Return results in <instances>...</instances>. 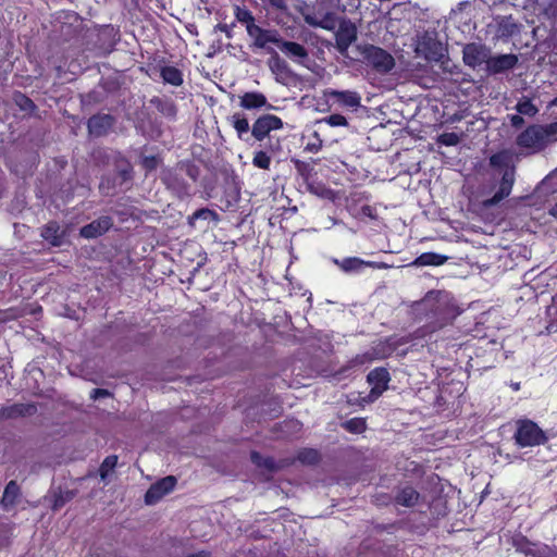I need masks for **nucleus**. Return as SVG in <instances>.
Here are the masks:
<instances>
[{"label": "nucleus", "mask_w": 557, "mask_h": 557, "mask_svg": "<svg viewBox=\"0 0 557 557\" xmlns=\"http://www.w3.org/2000/svg\"><path fill=\"white\" fill-rule=\"evenodd\" d=\"M418 313H423L428 323L418 329L413 334L400 337L396 343L405 345L412 343L417 346L414 339L423 338L429 333H433L447 324H450L460 313L459 308L442 292L431 290L414 306Z\"/></svg>", "instance_id": "f257e3e1"}, {"label": "nucleus", "mask_w": 557, "mask_h": 557, "mask_svg": "<svg viewBox=\"0 0 557 557\" xmlns=\"http://www.w3.org/2000/svg\"><path fill=\"white\" fill-rule=\"evenodd\" d=\"M200 166L193 160H181L174 166L162 170L160 180L178 199L193 196V185L199 181Z\"/></svg>", "instance_id": "f03ea898"}, {"label": "nucleus", "mask_w": 557, "mask_h": 557, "mask_svg": "<svg viewBox=\"0 0 557 557\" xmlns=\"http://www.w3.org/2000/svg\"><path fill=\"white\" fill-rule=\"evenodd\" d=\"M513 438L520 447L540 446L547 442L545 432L532 420L523 419L517 421V430Z\"/></svg>", "instance_id": "7ed1b4c3"}, {"label": "nucleus", "mask_w": 557, "mask_h": 557, "mask_svg": "<svg viewBox=\"0 0 557 557\" xmlns=\"http://www.w3.org/2000/svg\"><path fill=\"white\" fill-rule=\"evenodd\" d=\"M361 54L366 64L380 74H386L395 66L393 55L381 47L373 45L364 46Z\"/></svg>", "instance_id": "20e7f679"}, {"label": "nucleus", "mask_w": 557, "mask_h": 557, "mask_svg": "<svg viewBox=\"0 0 557 557\" xmlns=\"http://www.w3.org/2000/svg\"><path fill=\"white\" fill-rule=\"evenodd\" d=\"M247 35L252 39L251 48L262 49L269 53V50H274L270 45L278 46L281 35L277 29H267L259 25L250 27Z\"/></svg>", "instance_id": "39448f33"}, {"label": "nucleus", "mask_w": 557, "mask_h": 557, "mask_svg": "<svg viewBox=\"0 0 557 557\" xmlns=\"http://www.w3.org/2000/svg\"><path fill=\"white\" fill-rule=\"evenodd\" d=\"M283 128V121L280 116L274 114H262L253 122L251 126V136L257 141H263L270 136L272 131H278Z\"/></svg>", "instance_id": "423d86ee"}, {"label": "nucleus", "mask_w": 557, "mask_h": 557, "mask_svg": "<svg viewBox=\"0 0 557 557\" xmlns=\"http://www.w3.org/2000/svg\"><path fill=\"white\" fill-rule=\"evenodd\" d=\"M516 143L520 148L533 149L534 151H542L547 147L541 131V124L529 125L517 136Z\"/></svg>", "instance_id": "0eeeda50"}, {"label": "nucleus", "mask_w": 557, "mask_h": 557, "mask_svg": "<svg viewBox=\"0 0 557 557\" xmlns=\"http://www.w3.org/2000/svg\"><path fill=\"white\" fill-rule=\"evenodd\" d=\"M516 168L511 165L504 170L497 191L492 198L484 201L485 206L492 207L498 205L502 200L509 197L516 181Z\"/></svg>", "instance_id": "6e6552de"}, {"label": "nucleus", "mask_w": 557, "mask_h": 557, "mask_svg": "<svg viewBox=\"0 0 557 557\" xmlns=\"http://www.w3.org/2000/svg\"><path fill=\"white\" fill-rule=\"evenodd\" d=\"M269 59L267 65L277 83L286 85L293 77L294 73L288 63L275 51L269 50Z\"/></svg>", "instance_id": "1a4fd4ad"}, {"label": "nucleus", "mask_w": 557, "mask_h": 557, "mask_svg": "<svg viewBox=\"0 0 557 557\" xmlns=\"http://www.w3.org/2000/svg\"><path fill=\"white\" fill-rule=\"evenodd\" d=\"M176 485V479L173 475H168L154 484H152L145 495V503L147 505H153L158 503L164 495L169 494L174 490Z\"/></svg>", "instance_id": "9d476101"}, {"label": "nucleus", "mask_w": 557, "mask_h": 557, "mask_svg": "<svg viewBox=\"0 0 557 557\" xmlns=\"http://www.w3.org/2000/svg\"><path fill=\"white\" fill-rule=\"evenodd\" d=\"M333 262L345 273H358L364 268L384 269L385 263H377L375 261H366L359 257H346L343 259H334Z\"/></svg>", "instance_id": "9b49d317"}, {"label": "nucleus", "mask_w": 557, "mask_h": 557, "mask_svg": "<svg viewBox=\"0 0 557 557\" xmlns=\"http://www.w3.org/2000/svg\"><path fill=\"white\" fill-rule=\"evenodd\" d=\"M113 226V219L109 215H102L79 230V235L86 239H92L102 236Z\"/></svg>", "instance_id": "f8f14e48"}, {"label": "nucleus", "mask_w": 557, "mask_h": 557, "mask_svg": "<svg viewBox=\"0 0 557 557\" xmlns=\"http://www.w3.org/2000/svg\"><path fill=\"white\" fill-rule=\"evenodd\" d=\"M114 117L107 113H97L87 121V128L90 136L102 137L109 133L114 125Z\"/></svg>", "instance_id": "ddd939ff"}, {"label": "nucleus", "mask_w": 557, "mask_h": 557, "mask_svg": "<svg viewBox=\"0 0 557 557\" xmlns=\"http://www.w3.org/2000/svg\"><path fill=\"white\" fill-rule=\"evenodd\" d=\"M325 96L337 106L347 109H356L360 106L361 97L357 91L327 89Z\"/></svg>", "instance_id": "4468645a"}, {"label": "nucleus", "mask_w": 557, "mask_h": 557, "mask_svg": "<svg viewBox=\"0 0 557 557\" xmlns=\"http://www.w3.org/2000/svg\"><path fill=\"white\" fill-rule=\"evenodd\" d=\"M149 103L157 109V111L169 121H176L178 108L175 101L168 96H153Z\"/></svg>", "instance_id": "2eb2a0df"}, {"label": "nucleus", "mask_w": 557, "mask_h": 557, "mask_svg": "<svg viewBox=\"0 0 557 557\" xmlns=\"http://www.w3.org/2000/svg\"><path fill=\"white\" fill-rule=\"evenodd\" d=\"M517 63L518 57L516 54H499L496 57H491L486 61V69L493 74H499L513 69Z\"/></svg>", "instance_id": "dca6fc26"}, {"label": "nucleus", "mask_w": 557, "mask_h": 557, "mask_svg": "<svg viewBox=\"0 0 557 557\" xmlns=\"http://www.w3.org/2000/svg\"><path fill=\"white\" fill-rule=\"evenodd\" d=\"M40 236L51 246L60 247L64 243L65 232L57 221H49L42 226Z\"/></svg>", "instance_id": "f3484780"}, {"label": "nucleus", "mask_w": 557, "mask_h": 557, "mask_svg": "<svg viewBox=\"0 0 557 557\" xmlns=\"http://www.w3.org/2000/svg\"><path fill=\"white\" fill-rule=\"evenodd\" d=\"M37 412V406L33 403L14 404L0 410L2 419H16L20 417H30Z\"/></svg>", "instance_id": "a211bd4d"}, {"label": "nucleus", "mask_w": 557, "mask_h": 557, "mask_svg": "<svg viewBox=\"0 0 557 557\" xmlns=\"http://www.w3.org/2000/svg\"><path fill=\"white\" fill-rule=\"evenodd\" d=\"M277 48L289 59L298 62H301L309 55L305 46L296 41L285 40L283 37H281Z\"/></svg>", "instance_id": "6ab92c4d"}, {"label": "nucleus", "mask_w": 557, "mask_h": 557, "mask_svg": "<svg viewBox=\"0 0 557 557\" xmlns=\"http://www.w3.org/2000/svg\"><path fill=\"white\" fill-rule=\"evenodd\" d=\"M336 46L339 51H345L357 39V29L354 24H341L336 33Z\"/></svg>", "instance_id": "aec40b11"}, {"label": "nucleus", "mask_w": 557, "mask_h": 557, "mask_svg": "<svg viewBox=\"0 0 557 557\" xmlns=\"http://www.w3.org/2000/svg\"><path fill=\"white\" fill-rule=\"evenodd\" d=\"M239 106L245 110H256L271 107L267 97L260 91H247L239 97Z\"/></svg>", "instance_id": "412c9836"}, {"label": "nucleus", "mask_w": 557, "mask_h": 557, "mask_svg": "<svg viewBox=\"0 0 557 557\" xmlns=\"http://www.w3.org/2000/svg\"><path fill=\"white\" fill-rule=\"evenodd\" d=\"M519 32V24L511 15L496 20V33L499 38L508 39Z\"/></svg>", "instance_id": "4be33fe9"}, {"label": "nucleus", "mask_w": 557, "mask_h": 557, "mask_svg": "<svg viewBox=\"0 0 557 557\" xmlns=\"http://www.w3.org/2000/svg\"><path fill=\"white\" fill-rule=\"evenodd\" d=\"M227 120L228 123L235 129L237 137L242 140L247 141L248 138L246 136L250 131V125L246 115L243 112H235Z\"/></svg>", "instance_id": "5701e85b"}, {"label": "nucleus", "mask_w": 557, "mask_h": 557, "mask_svg": "<svg viewBox=\"0 0 557 557\" xmlns=\"http://www.w3.org/2000/svg\"><path fill=\"white\" fill-rule=\"evenodd\" d=\"M511 545L518 553L525 557H536L537 543L529 541L522 534H516L511 539Z\"/></svg>", "instance_id": "b1692460"}, {"label": "nucleus", "mask_w": 557, "mask_h": 557, "mask_svg": "<svg viewBox=\"0 0 557 557\" xmlns=\"http://www.w3.org/2000/svg\"><path fill=\"white\" fill-rule=\"evenodd\" d=\"M463 62L473 69L481 65L484 62L482 49L474 44L467 45L463 48Z\"/></svg>", "instance_id": "393cba45"}, {"label": "nucleus", "mask_w": 557, "mask_h": 557, "mask_svg": "<svg viewBox=\"0 0 557 557\" xmlns=\"http://www.w3.org/2000/svg\"><path fill=\"white\" fill-rule=\"evenodd\" d=\"M420 498V494L409 485H406L396 494L395 502L398 505L405 506V507H413L417 505L418 500Z\"/></svg>", "instance_id": "a878e982"}, {"label": "nucleus", "mask_w": 557, "mask_h": 557, "mask_svg": "<svg viewBox=\"0 0 557 557\" xmlns=\"http://www.w3.org/2000/svg\"><path fill=\"white\" fill-rule=\"evenodd\" d=\"M370 385L381 391L387 389V384L391 380L389 373L385 368H375L367 376Z\"/></svg>", "instance_id": "bb28decb"}, {"label": "nucleus", "mask_w": 557, "mask_h": 557, "mask_svg": "<svg viewBox=\"0 0 557 557\" xmlns=\"http://www.w3.org/2000/svg\"><path fill=\"white\" fill-rule=\"evenodd\" d=\"M160 76L165 84H170L175 87L181 86L184 82L182 71L172 65L162 66L160 70Z\"/></svg>", "instance_id": "cd10ccee"}, {"label": "nucleus", "mask_w": 557, "mask_h": 557, "mask_svg": "<svg viewBox=\"0 0 557 557\" xmlns=\"http://www.w3.org/2000/svg\"><path fill=\"white\" fill-rule=\"evenodd\" d=\"M274 152V149L272 146L269 147V149L263 150H256L253 152L252 157V165L260 170H270L271 163H272V153Z\"/></svg>", "instance_id": "c85d7f7f"}, {"label": "nucleus", "mask_w": 557, "mask_h": 557, "mask_svg": "<svg viewBox=\"0 0 557 557\" xmlns=\"http://www.w3.org/2000/svg\"><path fill=\"white\" fill-rule=\"evenodd\" d=\"M447 257L437 252L428 251L418 256L414 260V264L417 265H432L440 267L443 265L447 261Z\"/></svg>", "instance_id": "c756f323"}, {"label": "nucleus", "mask_w": 557, "mask_h": 557, "mask_svg": "<svg viewBox=\"0 0 557 557\" xmlns=\"http://www.w3.org/2000/svg\"><path fill=\"white\" fill-rule=\"evenodd\" d=\"M234 16L238 23L245 26L247 33L249 32L250 27L252 28L257 25L252 12L246 7L235 5Z\"/></svg>", "instance_id": "7c9ffc66"}, {"label": "nucleus", "mask_w": 557, "mask_h": 557, "mask_svg": "<svg viewBox=\"0 0 557 557\" xmlns=\"http://www.w3.org/2000/svg\"><path fill=\"white\" fill-rule=\"evenodd\" d=\"M197 220L218 221L219 214L214 210H211L209 208H200L187 218L188 225L195 227Z\"/></svg>", "instance_id": "2f4dec72"}, {"label": "nucleus", "mask_w": 557, "mask_h": 557, "mask_svg": "<svg viewBox=\"0 0 557 557\" xmlns=\"http://www.w3.org/2000/svg\"><path fill=\"white\" fill-rule=\"evenodd\" d=\"M20 495V486L15 481H10L3 492L2 496V505L4 507L12 506L15 504L17 497Z\"/></svg>", "instance_id": "473e14b6"}, {"label": "nucleus", "mask_w": 557, "mask_h": 557, "mask_svg": "<svg viewBox=\"0 0 557 557\" xmlns=\"http://www.w3.org/2000/svg\"><path fill=\"white\" fill-rule=\"evenodd\" d=\"M251 461L259 468H264L269 471H276L281 468L275 460L271 457H263L257 451H252L250 455Z\"/></svg>", "instance_id": "72a5a7b5"}, {"label": "nucleus", "mask_w": 557, "mask_h": 557, "mask_svg": "<svg viewBox=\"0 0 557 557\" xmlns=\"http://www.w3.org/2000/svg\"><path fill=\"white\" fill-rule=\"evenodd\" d=\"M510 161H511V158L507 151L496 152V153L492 154L488 160L490 165L492 168L504 169V170L511 166V165H509Z\"/></svg>", "instance_id": "f704fd0d"}, {"label": "nucleus", "mask_w": 557, "mask_h": 557, "mask_svg": "<svg viewBox=\"0 0 557 557\" xmlns=\"http://www.w3.org/2000/svg\"><path fill=\"white\" fill-rule=\"evenodd\" d=\"M117 465V456L116 455H110L104 458L102 461L100 468H99V475L101 481L106 482L110 473L115 469Z\"/></svg>", "instance_id": "c9c22d12"}, {"label": "nucleus", "mask_w": 557, "mask_h": 557, "mask_svg": "<svg viewBox=\"0 0 557 557\" xmlns=\"http://www.w3.org/2000/svg\"><path fill=\"white\" fill-rule=\"evenodd\" d=\"M13 101L22 111L33 112L36 109L34 101L21 91L13 94Z\"/></svg>", "instance_id": "e433bc0d"}, {"label": "nucleus", "mask_w": 557, "mask_h": 557, "mask_svg": "<svg viewBox=\"0 0 557 557\" xmlns=\"http://www.w3.org/2000/svg\"><path fill=\"white\" fill-rule=\"evenodd\" d=\"M516 110L521 115L534 116L537 114L539 109L529 98H523L516 104Z\"/></svg>", "instance_id": "4c0bfd02"}, {"label": "nucleus", "mask_w": 557, "mask_h": 557, "mask_svg": "<svg viewBox=\"0 0 557 557\" xmlns=\"http://www.w3.org/2000/svg\"><path fill=\"white\" fill-rule=\"evenodd\" d=\"M541 131L543 132L547 145L549 143L557 140V121L549 124L541 125Z\"/></svg>", "instance_id": "58836bf2"}, {"label": "nucleus", "mask_w": 557, "mask_h": 557, "mask_svg": "<svg viewBox=\"0 0 557 557\" xmlns=\"http://www.w3.org/2000/svg\"><path fill=\"white\" fill-rule=\"evenodd\" d=\"M298 460L302 463L313 465L319 460V454L315 449H304L298 454Z\"/></svg>", "instance_id": "ea45409f"}, {"label": "nucleus", "mask_w": 557, "mask_h": 557, "mask_svg": "<svg viewBox=\"0 0 557 557\" xmlns=\"http://www.w3.org/2000/svg\"><path fill=\"white\" fill-rule=\"evenodd\" d=\"M344 426L352 433H361L366 430V421L361 418H354L345 422Z\"/></svg>", "instance_id": "a19ab883"}, {"label": "nucleus", "mask_w": 557, "mask_h": 557, "mask_svg": "<svg viewBox=\"0 0 557 557\" xmlns=\"http://www.w3.org/2000/svg\"><path fill=\"white\" fill-rule=\"evenodd\" d=\"M161 159L158 156H145L143 157L140 164L146 172L154 171L160 164Z\"/></svg>", "instance_id": "79ce46f5"}, {"label": "nucleus", "mask_w": 557, "mask_h": 557, "mask_svg": "<svg viewBox=\"0 0 557 557\" xmlns=\"http://www.w3.org/2000/svg\"><path fill=\"white\" fill-rule=\"evenodd\" d=\"M438 141L444 146H456L459 144L460 137L454 132H447L440 135Z\"/></svg>", "instance_id": "37998d69"}, {"label": "nucleus", "mask_w": 557, "mask_h": 557, "mask_svg": "<svg viewBox=\"0 0 557 557\" xmlns=\"http://www.w3.org/2000/svg\"><path fill=\"white\" fill-rule=\"evenodd\" d=\"M536 557H557V548L537 543Z\"/></svg>", "instance_id": "c03bdc74"}, {"label": "nucleus", "mask_w": 557, "mask_h": 557, "mask_svg": "<svg viewBox=\"0 0 557 557\" xmlns=\"http://www.w3.org/2000/svg\"><path fill=\"white\" fill-rule=\"evenodd\" d=\"M324 121L329 125L334 126V127L348 125L347 119L344 115L338 114V113L331 114V115L326 116L324 119Z\"/></svg>", "instance_id": "a18cd8bd"}, {"label": "nucleus", "mask_w": 557, "mask_h": 557, "mask_svg": "<svg viewBox=\"0 0 557 557\" xmlns=\"http://www.w3.org/2000/svg\"><path fill=\"white\" fill-rule=\"evenodd\" d=\"M74 494L70 491L65 492V493H61L59 494L55 499H54V503H53V509L54 510H58L59 508H61L62 506L65 505V503H67L69 500H71L73 498Z\"/></svg>", "instance_id": "49530a36"}, {"label": "nucleus", "mask_w": 557, "mask_h": 557, "mask_svg": "<svg viewBox=\"0 0 557 557\" xmlns=\"http://www.w3.org/2000/svg\"><path fill=\"white\" fill-rule=\"evenodd\" d=\"M360 213L362 216L369 218L371 220H374L377 216L375 208L370 205H363L360 209Z\"/></svg>", "instance_id": "de8ad7c7"}, {"label": "nucleus", "mask_w": 557, "mask_h": 557, "mask_svg": "<svg viewBox=\"0 0 557 557\" xmlns=\"http://www.w3.org/2000/svg\"><path fill=\"white\" fill-rule=\"evenodd\" d=\"M382 394H383V391L372 386V388L370 389L369 394L366 397L362 398V401L368 403V404L373 403Z\"/></svg>", "instance_id": "09e8293b"}, {"label": "nucleus", "mask_w": 557, "mask_h": 557, "mask_svg": "<svg viewBox=\"0 0 557 557\" xmlns=\"http://www.w3.org/2000/svg\"><path fill=\"white\" fill-rule=\"evenodd\" d=\"M110 396H112V394L108 389H104V388H95L90 393V398L92 400H97L99 398H104V397H110Z\"/></svg>", "instance_id": "8fccbe9b"}, {"label": "nucleus", "mask_w": 557, "mask_h": 557, "mask_svg": "<svg viewBox=\"0 0 557 557\" xmlns=\"http://www.w3.org/2000/svg\"><path fill=\"white\" fill-rule=\"evenodd\" d=\"M510 124L515 128H520L524 124V119L521 116V114H512L509 116Z\"/></svg>", "instance_id": "3c124183"}, {"label": "nucleus", "mask_w": 557, "mask_h": 557, "mask_svg": "<svg viewBox=\"0 0 557 557\" xmlns=\"http://www.w3.org/2000/svg\"><path fill=\"white\" fill-rule=\"evenodd\" d=\"M322 148V143L319 140L318 143H309L305 147L306 151L317 153Z\"/></svg>", "instance_id": "603ef678"}, {"label": "nucleus", "mask_w": 557, "mask_h": 557, "mask_svg": "<svg viewBox=\"0 0 557 557\" xmlns=\"http://www.w3.org/2000/svg\"><path fill=\"white\" fill-rule=\"evenodd\" d=\"M546 329H547L548 333L557 332V317L549 321V323H548Z\"/></svg>", "instance_id": "864d4df0"}, {"label": "nucleus", "mask_w": 557, "mask_h": 557, "mask_svg": "<svg viewBox=\"0 0 557 557\" xmlns=\"http://www.w3.org/2000/svg\"><path fill=\"white\" fill-rule=\"evenodd\" d=\"M121 176L124 178V180H128L131 178L132 176V168L128 166L127 169H124L120 172Z\"/></svg>", "instance_id": "5fc2aeb1"}, {"label": "nucleus", "mask_w": 557, "mask_h": 557, "mask_svg": "<svg viewBox=\"0 0 557 557\" xmlns=\"http://www.w3.org/2000/svg\"><path fill=\"white\" fill-rule=\"evenodd\" d=\"M187 557H210V554L207 552H198L196 554H190Z\"/></svg>", "instance_id": "6e6d98bb"}, {"label": "nucleus", "mask_w": 557, "mask_h": 557, "mask_svg": "<svg viewBox=\"0 0 557 557\" xmlns=\"http://www.w3.org/2000/svg\"><path fill=\"white\" fill-rule=\"evenodd\" d=\"M295 164H296V168H297L298 171L301 172L304 170V166H305L304 162L296 161Z\"/></svg>", "instance_id": "4d7b16f0"}, {"label": "nucleus", "mask_w": 557, "mask_h": 557, "mask_svg": "<svg viewBox=\"0 0 557 557\" xmlns=\"http://www.w3.org/2000/svg\"><path fill=\"white\" fill-rule=\"evenodd\" d=\"M510 386L512 387L513 391H519L520 389V383H518V382L511 383Z\"/></svg>", "instance_id": "13d9d810"}, {"label": "nucleus", "mask_w": 557, "mask_h": 557, "mask_svg": "<svg viewBox=\"0 0 557 557\" xmlns=\"http://www.w3.org/2000/svg\"><path fill=\"white\" fill-rule=\"evenodd\" d=\"M219 27H220V29H221L222 32L227 33V25H221V24H219Z\"/></svg>", "instance_id": "bf43d9fd"}, {"label": "nucleus", "mask_w": 557, "mask_h": 557, "mask_svg": "<svg viewBox=\"0 0 557 557\" xmlns=\"http://www.w3.org/2000/svg\"><path fill=\"white\" fill-rule=\"evenodd\" d=\"M552 214H553V215H555V216H557V203H556V206L553 208V210H552Z\"/></svg>", "instance_id": "052dcab7"}, {"label": "nucleus", "mask_w": 557, "mask_h": 557, "mask_svg": "<svg viewBox=\"0 0 557 557\" xmlns=\"http://www.w3.org/2000/svg\"><path fill=\"white\" fill-rule=\"evenodd\" d=\"M554 306L557 307V295L553 298Z\"/></svg>", "instance_id": "680f3d73"}, {"label": "nucleus", "mask_w": 557, "mask_h": 557, "mask_svg": "<svg viewBox=\"0 0 557 557\" xmlns=\"http://www.w3.org/2000/svg\"><path fill=\"white\" fill-rule=\"evenodd\" d=\"M553 104L557 106V97L553 100Z\"/></svg>", "instance_id": "e2e57ef3"}, {"label": "nucleus", "mask_w": 557, "mask_h": 557, "mask_svg": "<svg viewBox=\"0 0 557 557\" xmlns=\"http://www.w3.org/2000/svg\"><path fill=\"white\" fill-rule=\"evenodd\" d=\"M107 29L113 30V28L110 27V25H107Z\"/></svg>", "instance_id": "0e129e2a"}]
</instances>
